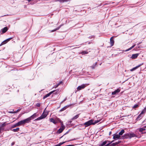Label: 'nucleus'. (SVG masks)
<instances>
[{
  "label": "nucleus",
  "instance_id": "1",
  "mask_svg": "<svg viewBox=\"0 0 146 146\" xmlns=\"http://www.w3.org/2000/svg\"><path fill=\"white\" fill-rule=\"evenodd\" d=\"M46 108L44 109L43 112L42 113V115L39 117H38L35 120H38L42 119H43L46 117L47 115L48 114V113L47 112H45V110H46Z\"/></svg>",
  "mask_w": 146,
  "mask_h": 146
},
{
  "label": "nucleus",
  "instance_id": "2",
  "mask_svg": "<svg viewBox=\"0 0 146 146\" xmlns=\"http://www.w3.org/2000/svg\"><path fill=\"white\" fill-rule=\"evenodd\" d=\"M92 120H91L84 123V124L86 125V127H88L91 125H94Z\"/></svg>",
  "mask_w": 146,
  "mask_h": 146
},
{
  "label": "nucleus",
  "instance_id": "3",
  "mask_svg": "<svg viewBox=\"0 0 146 146\" xmlns=\"http://www.w3.org/2000/svg\"><path fill=\"white\" fill-rule=\"evenodd\" d=\"M87 86V84H83L80 86H78L77 88V90H80L84 88Z\"/></svg>",
  "mask_w": 146,
  "mask_h": 146
},
{
  "label": "nucleus",
  "instance_id": "4",
  "mask_svg": "<svg viewBox=\"0 0 146 146\" xmlns=\"http://www.w3.org/2000/svg\"><path fill=\"white\" fill-rule=\"evenodd\" d=\"M113 139H121V137L118 134H114L113 135Z\"/></svg>",
  "mask_w": 146,
  "mask_h": 146
},
{
  "label": "nucleus",
  "instance_id": "5",
  "mask_svg": "<svg viewBox=\"0 0 146 146\" xmlns=\"http://www.w3.org/2000/svg\"><path fill=\"white\" fill-rule=\"evenodd\" d=\"M31 120V118L30 117L27 118L26 119H25L23 120L24 123L25 124L26 123H28Z\"/></svg>",
  "mask_w": 146,
  "mask_h": 146
},
{
  "label": "nucleus",
  "instance_id": "6",
  "mask_svg": "<svg viewBox=\"0 0 146 146\" xmlns=\"http://www.w3.org/2000/svg\"><path fill=\"white\" fill-rule=\"evenodd\" d=\"M120 91V90L118 89L117 90H115L114 91L112 92V95H115L117 94Z\"/></svg>",
  "mask_w": 146,
  "mask_h": 146
},
{
  "label": "nucleus",
  "instance_id": "7",
  "mask_svg": "<svg viewBox=\"0 0 146 146\" xmlns=\"http://www.w3.org/2000/svg\"><path fill=\"white\" fill-rule=\"evenodd\" d=\"M129 138V133H127L124 135L122 137V139H127Z\"/></svg>",
  "mask_w": 146,
  "mask_h": 146
},
{
  "label": "nucleus",
  "instance_id": "8",
  "mask_svg": "<svg viewBox=\"0 0 146 146\" xmlns=\"http://www.w3.org/2000/svg\"><path fill=\"white\" fill-rule=\"evenodd\" d=\"M54 91H53L50 92L49 93L46 94L43 98V99H45L46 98L49 96L52 93L54 92Z\"/></svg>",
  "mask_w": 146,
  "mask_h": 146
},
{
  "label": "nucleus",
  "instance_id": "9",
  "mask_svg": "<svg viewBox=\"0 0 146 146\" xmlns=\"http://www.w3.org/2000/svg\"><path fill=\"white\" fill-rule=\"evenodd\" d=\"M55 121L56 122V124L57 123H58L59 122L60 123H62V122L60 119L58 118L57 117H56L55 119Z\"/></svg>",
  "mask_w": 146,
  "mask_h": 146
},
{
  "label": "nucleus",
  "instance_id": "10",
  "mask_svg": "<svg viewBox=\"0 0 146 146\" xmlns=\"http://www.w3.org/2000/svg\"><path fill=\"white\" fill-rule=\"evenodd\" d=\"M139 54H135L132 55L131 58L132 59L136 58L139 55Z\"/></svg>",
  "mask_w": 146,
  "mask_h": 146
},
{
  "label": "nucleus",
  "instance_id": "11",
  "mask_svg": "<svg viewBox=\"0 0 146 146\" xmlns=\"http://www.w3.org/2000/svg\"><path fill=\"white\" fill-rule=\"evenodd\" d=\"M113 37H112L110 39V43L111 46L113 45L114 42V40L113 39Z\"/></svg>",
  "mask_w": 146,
  "mask_h": 146
},
{
  "label": "nucleus",
  "instance_id": "12",
  "mask_svg": "<svg viewBox=\"0 0 146 146\" xmlns=\"http://www.w3.org/2000/svg\"><path fill=\"white\" fill-rule=\"evenodd\" d=\"M129 138H131L132 137H136V135L134 133H129Z\"/></svg>",
  "mask_w": 146,
  "mask_h": 146
},
{
  "label": "nucleus",
  "instance_id": "13",
  "mask_svg": "<svg viewBox=\"0 0 146 146\" xmlns=\"http://www.w3.org/2000/svg\"><path fill=\"white\" fill-rule=\"evenodd\" d=\"M1 30H2L3 33H5L7 31L8 28L7 27H5Z\"/></svg>",
  "mask_w": 146,
  "mask_h": 146
},
{
  "label": "nucleus",
  "instance_id": "14",
  "mask_svg": "<svg viewBox=\"0 0 146 146\" xmlns=\"http://www.w3.org/2000/svg\"><path fill=\"white\" fill-rule=\"evenodd\" d=\"M50 121L51 122L53 123L54 124H56V122L55 121V119H54V118H50Z\"/></svg>",
  "mask_w": 146,
  "mask_h": 146
},
{
  "label": "nucleus",
  "instance_id": "15",
  "mask_svg": "<svg viewBox=\"0 0 146 146\" xmlns=\"http://www.w3.org/2000/svg\"><path fill=\"white\" fill-rule=\"evenodd\" d=\"M17 123L18 126L25 124L23 120Z\"/></svg>",
  "mask_w": 146,
  "mask_h": 146
},
{
  "label": "nucleus",
  "instance_id": "16",
  "mask_svg": "<svg viewBox=\"0 0 146 146\" xmlns=\"http://www.w3.org/2000/svg\"><path fill=\"white\" fill-rule=\"evenodd\" d=\"M69 0H54V1H59L60 3H63L65 2H66L68 1Z\"/></svg>",
  "mask_w": 146,
  "mask_h": 146
},
{
  "label": "nucleus",
  "instance_id": "17",
  "mask_svg": "<svg viewBox=\"0 0 146 146\" xmlns=\"http://www.w3.org/2000/svg\"><path fill=\"white\" fill-rule=\"evenodd\" d=\"M141 65H142V64H140L136 67H135V68H133L131 69L130 70L131 71H133V70H136V69H137V68H138V67H139Z\"/></svg>",
  "mask_w": 146,
  "mask_h": 146
},
{
  "label": "nucleus",
  "instance_id": "18",
  "mask_svg": "<svg viewBox=\"0 0 146 146\" xmlns=\"http://www.w3.org/2000/svg\"><path fill=\"white\" fill-rule=\"evenodd\" d=\"M146 130V128H145L144 127H143L140 128L139 129V131L140 132H142V131Z\"/></svg>",
  "mask_w": 146,
  "mask_h": 146
},
{
  "label": "nucleus",
  "instance_id": "19",
  "mask_svg": "<svg viewBox=\"0 0 146 146\" xmlns=\"http://www.w3.org/2000/svg\"><path fill=\"white\" fill-rule=\"evenodd\" d=\"M120 142H121V141H119L118 142H116L115 143H112V144H111L110 145V146H115V145H117V144H119V143Z\"/></svg>",
  "mask_w": 146,
  "mask_h": 146
},
{
  "label": "nucleus",
  "instance_id": "20",
  "mask_svg": "<svg viewBox=\"0 0 146 146\" xmlns=\"http://www.w3.org/2000/svg\"><path fill=\"white\" fill-rule=\"evenodd\" d=\"M125 132V131L124 129H122L121 131L119 133V135L120 136V135H123V134Z\"/></svg>",
  "mask_w": 146,
  "mask_h": 146
},
{
  "label": "nucleus",
  "instance_id": "21",
  "mask_svg": "<svg viewBox=\"0 0 146 146\" xmlns=\"http://www.w3.org/2000/svg\"><path fill=\"white\" fill-rule=\"evenodd\" d=\"M61 128H60V129H61V130H62V131L65 128V127L63 125V122L62 123H61Z\"/></svg>",
  "mask_w": 146,
  "mask_h": 146
},
{
  "label": "nucleus",
  "instance_id": "22",
  "mask_svg": "<svg viewBox=\"0 0 146 146\" xmlns=\"http://www.w3.org/2000/svg\"><path fill=\"white\" fill-rule=\"evenodd\" d=\"M97 64V62H96L95 64H94L93 66H91L92 69H94Z\"/></svg>",
  "mask_w": 146,
  "mask_h": 146
},
{
  "label": "nucleus",
  "instance_id": "23",
  "mask_svg": "<svg viewBox=\"0 0 146 146\" xmlns=\"http://www.w3.org/2000/svg\"><path fill=\"white\" fill-rule=\"evenodd\" d=\"M142 117L141 115L140 114L137 117L136 120H138L140 119Z\"/></svg>",
  "mask_w": 146,
  "mask_h": 146
},
{
  "label": "nucleus",
  "instance_id": "24",
  "mask_svg": "<svg viewBox=\"0 0 146 146\" xmlns=\"http://www.w3.org/2000/svg\"><path fill=\"white\" fill-rule=\"evenodd\" d=\"M146 108H145L141 112V113L140 114L141 115L143 114L144 113H145L146 111Z\"/></svg>",
  "mask_w": 146,
  "mask_h": 146
},
{
  "label": "nucleus",
  "instance_id": "25",
  "mask_svg": "<svg viewBox=\"0 0 146 146\" xmlns=\"http://www.w3.org/2000/svg\"><path fill=\"white\" fill-rule=\"evenodd\" d=\"M36 113H35L34 114H33V115H32L30 117H31L32 119H33L34 118L36 117Z\"/></svg>",
  "mask_w": 146,
  "mask_h": 146
},
{
  "label": "nucleus",
  "instance_id": "26",
  "mask_svg": "<svg viewBox=\"0 0 146 146\" xmlns=\"http://www.w3.org/2000/svg\"><path fill=\"white\" fill-rule=\"evenodd\" d=\"M68 107V106H65L64 107H63V108H62V109H61L60 110V111H63L64 110H65Z\"/></svg>",
  "mask_w": 146,
  "mask_h": 146
},
{
  "label": "nucleus",
  "instance_id": "27",
  "mask_svg": "<svg viewBox=\"0 0 146 146\" xmlns=\"http://www.w3.org/2000/svg\"><path fill=\"white\" fill-rule=\"evenodd\" d=\"M80 53L82 54H87L88 53V52L85 51H83L81 52Z\"/></svg>",
  "mask_w": 146,
  "mask_h": 146
},
{
  "label": "nucleus",
  "instance_id": "28",
  "mask_svg": "<svg viewBox=\"0 0 146 146\" xmlns=\"http://www.w3.org/2000/svg\"><path fill=\"white\" fill-rule=\"evenodd\" d=\"M135 46V44L134 45H133V46H132L131 47H130L129 48L127 49V50H126V51H129L132 48H133V47H134V46Z\"/></svg>",
  "mask_w": 146,
  "mask_h": 146
},
{
  "label": "nucleus",
  "instance_id": "29",
  "mask_svg": "<svg viewBox=\"0 0 146 146\" xmlns=\"http://www.w3.org/2000/svg\"><path fill=\"white\" fill-rule=\"evenodd\" d=\"M19 128H17L16 129H14L12 130L14 132H16L19 130Z\"/></svg>",
  "mask_w": 146,
  "mask_h": 146
},
{
  "label": "nucleus",
  "instance_id": "30",
  "mask_svg": "<svg viewBox=\"0 0 146 146\" xmlns=\"http://www.w3.org/2000/svg\"><path fill=\"white\" fill-rule=\"evenodd\" d=\"M107 143V141H104L101 144V145L102 146H103L104 145H105Z\"/></svg>",
  "mask_w": 146,
  "mask_h": 146
},
{
  "label": "nucleus",
  "instance_id": "31",
  "mask_svg": "<svg viewBox=\"0 0 146 146\" xmlns=\"http://www.w3.org/2000/svg\"><path fill=\"white\" fill-rule=\"evenodd\" d=\"M79 117V115H77L72 118V119H75Z\"/></svg>",
  "mask_w": 146,
  "mask_h": 146
},
{
  "label": "nucleus",
  "instance_id": "32",
  "mask_svg": "<svg viewBox=\"0 0 146 146\" xmlns=\"http://www.w3.org/2000/svg\"><path fill=\"white\" fill-rule=\"evenodd\" d=\"M66 142L67 141H65V142H63L62 143H60L58 144V146H60L62 145L64 143H65V142Z\"/></svg>",
  "mask_w": 146,
  "mask_h": 146
},
{
  "label": "nucleus",
  "instance_id": "33",
  "mask_svg": "<svg viewBox=\"0 0 146 146\" xmlns=\"http://www.w3.org/2000/svg\"><path fill=\"white\" fill-rule=\"evenodd\" d=\"M62 131L61 130V129L60 128L57 131L59 133H61Z\"/></svg>",
  "mask_w": 146,
  "mask_h": 146
},
{
  "label": "nucleus",
  "instance_id": "34",
  "mask_svg": "<svg viewBox=\"0 0 146 146\" xmlns=\"http://www.w3.org/2000/svg\"><path fill=\"white\" fill-rule=\"evenodd\" d=\"M18 126V125L17 123H16L15 124L13 125L12 126V127L14 128V127H16V126Z\"/></svg>",
  "mask_w": 146,
  "mask_h": 146
},
{
  "label": "nucleus",
  "instance_id": "35",
  "mask_svg": "<svg viewBox=\"0 0 146 146\" xmlns=\"http://www.w3.org/2000/svg\"><path fill=\"white\" fill-rule=\"evenodd\" d=\"M5 40H4V41H3V42H2L1 44H2V45L3 44H6V43L7 42H8V41H5Z\"/></svg>",
  "mask_w": 146,
  "mask_h": 146
},
{
  "label": "nucleus",
  "instance_id": "36",
  "mask_svg": "<svg viewBox=\"0 0 146 146\" xmlns=\"http://www.w3.org/2000/svg\"><path fill=\"white\" fill-rule=\"evenodd\" d=\"M54 91V92H55V93L56 94H58L59 92V90H55Z\"/></svg>",
  "mask_w": 146,
  "mask_h": 146
},
{
  "label": "nucleus",
  "instance_id": "37",
  "mask_svg": "<svg viewBox=\"0 0 146 146\" xmlns=\"http://www.w3.org/2000/svg\"><path fill=\"white\" fill-rule=\"evenodd\" d=\"M138 106V105H137V104H136L135 105H134L133 107V108H137Z\"/></svg>",
  "mask_w": 146,
  "mask_h": 146
},
{
  "label": "nucleus",
  "instance_id": "38",
  "mask_svg": "<svg viewBox=\"0 0 146 146\" xmlns=\"http://www.w3.org/2000/svg\"><path fill=\"white\" fill-rule=\"evenodd\" d=\"M99 121H100V120H98L95 121V122H93V123H94V125L95 124L98 123V122H99Z\"/></svg>",
  "mask_w": 146,
  "mask_h": 146
},
{
  "label": "nucleus",
  "instance_id": "39",
  "mask_svg": "<svg viewBox=\"0 0 146 146\" xmlns=\"http://www.w3.org/2000/svg\"><path fill=\"white\" fill-rule=\"evenodd\" d=\"M12 38H8V39H7L6 40H5V41H8H8H9L10 40H11V39H12Z\"/></svg>",
  "mask_w": 146,
  "mask_h": 146
},
{
  "label": "nucleus",
  "instance_id": "40",
  "mask_svg": "<svg viewBox=\"0 0 146 146\" xmlns=\"http://www.w3.org/2000/svg\"><path fill=\"white\" fill-rule=\"evenodd\" d=\"M40 103H37L36 105V106L38 107H40Z\"/></svg>",
  "mask_w": 146,
  "mask_h": 146
},
{
  "label": "nucleus",
  "instance_id": "41",
  "mask_svg": "<svg viewBox=\"0 0 146 146\" xmlns=\"http://www.w3.org/2000/svg\"><path fill=\"white\" fill-rule=\"evenodd\" d=\"M5 123H3V124L1 125V127H3L5 126Z\"/></svg>",
  "mask_w": 146,
  "mask_h": 146
},
{
  "label": "nucleus",
  "instance_id": "42",
  "mask_svg": "<svg viewBox=\"0 0 146 146\" xmlns=\"http://www.w3.org/2000/svg\"><path fill=\"white\" fill-rule=\"evenodd\" d=\"M3 129V127H1L0 126V133H1V131Z\"/></svg>",
  "mask_w": 146,
  "mask_h": 146
},
{
  "label": "nucleus",
  "instance_id": "43",
  "mask_svg": "<svg viewBox=\"0 0 146 146\" xmlns=\"http://www.w3.org/2000/svg\"><path fill=\"white\" fill-rule=\"evenodd\" d=\"M113 141H111V142L108 143V144H107L106 146H108V145H109L111 143H112Z\"/></svg>",
  "mask_w": 146,
  "mask_h": 146
},
{
  "label": "nucleus",
  "instance_id": "44",
  "mask_svg": "<svg viewBox=\"0 0 146 146\" xmlns=\"http://www.w3.org/2000/svg\"><path fill=\"white\" fill-rule=\"evenodd\" d=\"M62 81H60V82L57 84H58V86L60 85L61 84H62Z\"/></svg>",
  "mask_w": 146,
  "mask_h": 146
},
{
  "label": "nucleus",
  "instance_id": "45",
  "mask_svg": "<svg viewBox=\"0 0 146 146\" xmlns=\"http://www.w3.org/2000/svg\"><path fill=\"white\" fill-rule=\"evenodd\" d=\"M21 110V109H19L18 110H17L16 111H15V112L14 113H17L20 110Z\"/></svg>",
  "mask_w": 146,
  "mask_h": 146
},
{
  "label": "nucleus",
  "instance_id": "46",
  "mask_svg": "<svg viewBox=\"0 0 146 146\" xmlns=\"http://www.w3.org/2000/svg\"><path fill=\"white\" fill-rule=\"evenodd\" d=\"M15 144V142H13L11 143V145L13 146Z\"/></svg>",
  "mask_w": 146,
  "mask_h": 146
},
{
  "label": "nucleus",
  "instance_id": "47",
  "mask_svg": "<svg viewBox=\"0 0 146 146\" xmlns=\"http://www.w3.org/2000/svg\"><path fill=\"white\" fill-rule=\"evenodd\" d=\"M59 86L58 85V84H57V85H55L54 87L55 88H57V87H58Z\"/></svg>",
  "mask_w": 146,
  "mask_h": 146
},
{
  "label": "nucleus",
  "instance_id": "48",
  "mask_svg": "<svg viewBox=\"0 0 146 146\" xmlns=\"http://www.w3.org/2000/svg\"><path fill=\"white\" fill-rule=\"evenodd\" d=\"M59 86L58 85V84H57V85H55L54 87L55 88H57V87H58Z\"/></svg>",
  "mask_w": 146,
  "mask_h": 146
},
{
  "label": "nucleus",
  "instance_id": "49",
  "mask_svg": "<svg viewBox=\"0 0 146 146\" xmlns=\"http://www.w3.org/2000/svg\"><path fill=\"white\" fill-rule=\"evenodd\" d=\"M59 28H58V29H55V30H52V31H51V32H53V31H56V30L58 29H59Z\"/></svg>",
  "mask_w": 146,
  "mask_h": 146
},
{
  "label": "nucleus",
  "instance_id": "50",
  "mask_svg": "<svg viewBox=\"0 0 146 146\" xmlns=\"http://www.w3.org/2000/svg\"><path fill=\"white\" fill-rule=\"evenodd\" d=\"M111 131H110V133H109V134H110V135L111 134Z\"/></svg>",
  "mask_w": 146,
  "mask_h": 146
},
{
  "label": "nucleus",
  "instance_id": "51",
  "mask_svg": "<svg viewBox=\"0 0 146 146\" xmlns=\"http://www.w3.org/2000/svg\"><path fill=\"white\" fill-rule=\"evenodd\" d=\"M73 145H68V146H72Z\"/></svg>",
  "mask_w": 146,
  "mask_h": 146
},
{
  "label": "nucleus",
  "instance_id": "52",
  "mask_svg": "<svg viewBox=\"0 0 146 146\" xmlns=\"http://www.w3.org/2000/svg\"><path fill=\"white\" fill-rule=\"evenodd\" d=\"M29 2H30V1H31V0H27Z\"/></svg>",
  "mask_w": 146,
  "mask_h": 146
},
{
  "label": "nucleus",
  "instance_id": "53",
  "mask_svg": "<svg viewBox=\"0 0 146 146\" xmlns=\"http://www.w3.org/2000/svg\"><path fill=\"white\" fill-rule=\"evenodd\" d=\"M10 113H13L12 111L10 112Z\"/></svg>",
  "mask_w": 146,
  "mask_h": 146
},
{
  "label": "nucleus",
  "instance_id": "54",
  "mask_svg": "<svg viewBox=\"0 0 146 146\" xmlns=\"http://www.w3.org/2000/svg\"><path fill=\"white\" fill-rule=\"evenodd\" d=\"M144 127L145 128H146V125L144 126Z\"/></svg>",
  "mask_w": 146,
  "mask_h": 146
},
{
  "label": "nucleus",
  "instance_id": "55",
  "mask_svg": "<svg viewBox=\"0 0 146 146\" xmlns=\"http://www.w3.org/2000/svg\"><path fill=\"white\" fill-rule=\"evenodd\" d=\"M54 146H58V145H55Z\"/></svg>",
  "mask_w": 146,
  "mask_h": 146
},
{
  "label": "nucleus",
  "instance_id": "56",
  "mask_svg": "<svg viewBox=\"0 0 146 146\" xmlns=\"http://www.w3.org/2000/svg\"><path fill=\"white\" fill-rule=\"evenodd\" d=\"M62 137V136L60 138H61Z\"/></svg>",
  "mask_w": 146,
  "mask_h": 146
},
{
  "label": "nucleus",
  "instance_id": "57",
  "mask_svg": "<svg viewBox=\"0 0 146 146\" xmlns=\"http://www.w3.org/2000/svg\"><path fill=\"white\" fill-rule=\"evenodd\" d=\"M65 100H64V101H63V102H64V101H65ZM62 102H63V101Z\"/></svg>",
  "mask_w": 146,
  "mask_h": 146
}]
</instances>
